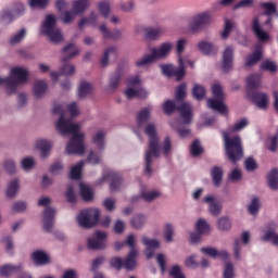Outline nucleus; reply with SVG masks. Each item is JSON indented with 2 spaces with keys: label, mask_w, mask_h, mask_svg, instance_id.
<instances>
[{
  "label": "nucleus",
  "mask_w": 278,
  "mask_h": 278,
  "mask_svg": "<svg viewBox=\"0 0 278 278\" xmlns=\"http://www.w3.org/2000/svg\"><path fill=\"white\" fill-rule=\"evenodd\" d=\"M197 49L202 55H216L218 53V46L206 40L198 42Z\"/></svg>",
  "instance_id": "obj_20"
},
{
  "label": "nucleus",
  "mask_w": 278,
  "mask_h": 278,
  "mask_svg": "<svg viewBox=\"0 0 278 278\" xmlns=\"http://www.w3.org/2000/svg\"><path fill=\"white\" fill-rule=\"evenodd\" d=\"M203 146H201V142L199 139L194 140L193 143L190 147V154L192 157H199V155H203Z\"/></svg>",
  "instance_id": "obj_54"
},
{
  "label": "nucleus",
  "mask_w": 278,
  "mask_h": 278,
  "mask_svg": "<svg viewBox=\"0 0 278 278\" xmlns=\"http://www.w3.org/2000/svg\"><path fill=\"white\" fill-rule=\"evenodd\" d=\"M102 206L106 212H114L116 210V199L106 198L102 202Z\"/></svg>",
  "instance_id": "obj_63"
},
{
  "label": "nucleus",
  "mask_w": 278,
  "mask_h": 278,
  "mask_svg": "<svg viewBox=\"0 0 278 278\" xmlns=\"http://www.w3.org/2000/svg\"><path fill=\"white\" fill-rule=\"evenodd\" d=\"M14 13L10 10H5L0 14V23H3V25H8L14 21Z\"/></svg>",
  "instance_id": "obj_62"
},
{
  "label": "nucleus",
  "mask_w": 278,
  "mask_h": 278,
  "mask_svg": "<svg viewBox=\"0 0 278 278\" xmlns=\"http://www.w3.org/2000/svg\"><path fill=\"white\" fill-rule=\"evenodd\" d=\"M42 214L43 230L47 233H51L53 231V225H55V208L47 206Z\"/></svg>",
  "instance_id": "obj_13"
},
{
  "label": "nucleus",
  "mask_w": 278,
  "mask_h": 278,
  "mask_svg": "<svg viewBox=\"0 0 278 278\" xmlns=\"http://www.w3.org/2000/svg\"><path fill=\"white\" fill-rule=\"evenodd\" d=\"M66 112H70L72 118L79 116L77 103L73 102L67 106L66 104H56L53 106L52 114L60 116L55 123V128L61 136L72 135L65 150L67 155H84V153H86V146H84L86 135L79 131V129H81L79 124H75L73 121L66 118Z\"/></svg>",
  "instance_id": "obj_1"
},
{
  "label": "nucleus",
  "mask_w": 278,
  "mask_h": 278,
  "mask_svg": "<svg viewBox=\"0 0 278 278\" xmlns=\"http://www.w3.org/2000/svg\"><path fill=\"white\" fill-rule=\"evenodd\" d=\"M176 110L179 112L180 118H182L185 125H190V123H192V105H190V103L182 102L179 105V102L177 101L167 100L163 104V111L168 116H170L173 112H176Z\"/></svg>",
  "instance_id": "obj_6"
},
{
  "label": "nucleus",
  "mask_w": 278,
  "mask_h": 278,
  "mask_svg": "<svg viewBox=\"0 0 278 278\" xmlns=\"http://www.w3.org/2000/svg\"><path fill=\"white\" fill-rule=\"evenodd\" d=\"M202 203H206L208 205V213L211 216H220V212H223V206L216 202V197L210 194L203 198Z\"/></svg>",
  "instance_id": "obj_17"
},
{
  "label": "nucleus",
  "mask_w": 278,
  "mask_h": 278,
  "mask_svg": "<svg viewBox=\"0 0 278 278\" xmlns=\"http://www.w3.org/2000/svg\"><path fill=\"white\" fill-rule=\"evenodd\" d=\"M49 90V83L45 79L36 80L33 85V94L35 99H42Z\"/></svg>",
  "instance_id": "obj_22"
},
{
  "label": "nucleus",
  "mask_w": 278,
  "mask_h": 278,
  "mask_svg": "<svg viewBox=\"0 0 278 278\" xmlns=\"http://www.w3.org/2000/svg\"><path fill=\"white\" fill-rule=\"evenodd\" d=\"M29 72L25 67H13L10 76H0V88H4L7 94H16L18 86H25L28 81Z\"/></svg>",
  "instance_id": "obj_3"
},
{
  "label": "nucleus",
  "mask_w": 278,
  "mask_h": 278,
  "mask_svg": "<svg viewBox=\"0 0 278 278\" xmlns=\"http://www.w3.org/2000/svg\"><path fill=\"white\" fill-rule=\"evenodd\" d=\"M151 121V110L143 109L137 115L138 127H144Z\"/></svg>",
  "instance_id": "obj_35"
},
{
  "label": "nucleus",
  "mask_w": 278,
  "mask_h": 278,
  "mask_svg": "<svg viewBox=\"0 0 278 278\" xmlns=\"http://www.w3.org/2000/svg\"><path fill=\"white\" fill-rule=\"evenodd\" d=\"M261 8H264L266 16H275L278 18L277 5L273 2H263Z\"/></svg>",
  "instance_id": "obj_53"
},
{
  "label": "nucleus",
  "mask_w": 278,
  "mask_h": 278,
  "mask_svg": "<svg viewBox=\"0 0 278 278\" xmlns=\"http://www.w3.org/2000/svg\"><path fill=\"white\" fill-rule=\"evenodd\" d=\"M124 94L129 100L136 99V97L138 99H147L149 92L144 88L127 87Z\"/></svg>",
  "instance_id": "obj_26"
},
{
  "label": "nucleus",
  "mask_w": 278,
  "mask_h": 278,
  "mask_svg": "<svg viewBox=\"0 0 278 278\" xmlns=\"http://www.w3.org/2000/svg\"><path fill=\"white\" fill-rule=\"evenodd\" d=\"M61 53V62H68V60L77 58V55L80 53V50L75 43H67L65 47H63Z\"/></svg>",
  "instance_id": "obj_19"
},
{
  "label": "nucleus",
  "mask_w": 278,
  "mask_h": 278,
  "mask_svg": "<svg viewBox=\"0 0 278 278\" xmlns=\"http://www.w3.org/2000/svg\"><path fill=\"white\" fill-rule=\"evenodd\" d=\"M147 225V216L137 214L130 219V226L132 229H142Z\"/></svg>",
  "instance_id": "obj_39"
},
{
  "label": "nucleus",
  "mask_w": 278,
  "mask_h": 278,
  "mask_svg": "<svg viewBox=\"0 0 278 278\" xmlns=\"http://www.w3.org/2000/svg\"><path fill=\"white\" fill-rule=\"evenodd\" d=\"M103 181L111 182V190H118V188H121V185L123 184V178H121V175L114 172H108L101 178V184H103Z\"/></svg>",
  "instance_id": "obj_23"
},
{
  "label": "nucleus",
  "mask_w": 278,
  "mask_h": 278,
  "mask_svg": "<svg viewBox=\"0 0 278 278\" xmlns=\"http://www.w3.org/2000/svg\"><path fill=\"white\" fill-rule=\"evenodd\" d=\"M164 36V28L162 27H148L144 28V38L146 40H157Z\"/></svg>",
  "instance_id": "obj_28"
},
{
  "label": "nucleus",
  "mask_w": 278,
  "mask_h": 278,
  "mask_svg": "<svg viewBox=\"0 0 278 278\" xmlns=\"http://www.w3.org/2000/svg\"><path fill=\"white\" fill-rule=\"evenodd\" d=\"M73 12L77 14H84L88 8H90V0H75L73 2Z\"/></svg>",
  "instance_id": "obj_31"
},
{
  "label": "nucleus",
  "mask_w": 278,
  "mask_h": 278,
  "mask_svg": "<svg viewBox=\"0 0 278 278\" xmlns=\"http://www.w3.org/2000/svg\"><path fill=\"white\" fill-rule=\"evenodd\" d=\"M211 176L213 179V186H215V188L220 187V184H223V167L214 166L211 169Z\"/></svg>",
  "instance_id": "obj_33"
},
{
  "label": "nucleus",
  "mask_w": 278,
  "mask_h": 278,
  "mask_svg": "<svg viewBox=\"0 0 278 278\" xmlns=\"http://www.w3.org/2000/svg\"><path fill=\"white\" fill-rule=\"evenodd\" d=\"M23 263L18 264H9V265H3L0 267V277H10V275H18V273H23Z\"/></svg>",
  "instance_id": "obj_25"
},
{
  "label": "nucleus",
  "mask_w": 278,
  "mask_h": 278,
  "mask_svg": "<svg viewBox=\"0 0 278 278\" xmlns=\"http://www.w3.org/2000/svg\"><path fill=\"white\" fill-rule=\"evenodd\" d=\"M224 147L226 151V157L233 164L240 162L244 156V150L242 149V139L240 136L229 137V134L223 132Z\"/></svg>",
  "instance_id": "obj_4"
},
{
  "label": "nucleus",
  "mask_w": 278,
  "mask_h": 278,
  "mask_svg": "<svg viewBox=\"0 0 278 278\" xmlns=\"http://www.w3.org/2000/svg\"><path fill=\"white\" fill-rule=\"evenodd\" d=\"M232 29L233 23L230 20H225L224 29L220 33L223 40H227V38H229V34H231Z\"/></svg>",
  "instance_id": "obj_61"
},
{
  "label": "nucleus",
  "mask_w": 278,
  "mask_h": 278,
  "mask_svg": "<svg viewBox=\"0 0 278 278\" xmlns=\"http://www.w3.org/2000/svg\"><path fill=\"white\" fill-rule=\"evenodd\" d=\"M21 188V181L18 178L12 179L7 188V197L8 199H14L18 194V190Z\"/></svg>",
  "instance_id": "obj_30"
},
{
  "label": "nucleus",
  "mask_w": 278,
  "mask_h": 278,
  "mask_svg": "<svg viewBox=\"0 0 278 278\" xmlns=\"http://www.w3.org/2000/svg\"><path fill=\"white\" fill-rule=\"evenodd\" d=\"M248 99H251V101H253V103H255V105L260 108V110H266V108H268V96L266 93L249 92Z\"/></svg>",
  "instance_id": "obj_21"
},
{
  "label": "nucleus",
  "mask_w": 278,
  "mask_h": 278,
  "mask_svg": "<svg viewBox=\"0 0 278 278\" xmlns=\"http://www.w3.org/2000/svg\"><path fill=\"white\" fill-rule=\"evenodd\" d=\"M34 147L37 151H40L41 160H47L51 155V150L53 149V143L46 139H38L35 141Z\"/></svg>",
  "instance_id": "obj_16"
},
{
  "label": "nucleus",
  "mask_w": 278,
  "mask_h": 278,
  "mask_svg": "<svg viewBox=\"0 0 278 278\" xmlns=\"http://www.w3.org/2000/svg\"><path fill=\"white\" fill-rule=\"evenodd\" d=\"M91 142L97 147L98 151H103L105 149V132L99 130L91 137Z\"/></svg>",
  "instance_id": "obj_29"
},
{
  "label": "nucleus",
  "mask_w": 278,
  "mask_h": 278,
  "mask_svg": "<svg viewBox=\"0 0 278 278\" xmlns=\"http://www.w3.org/2000/svg\"><path fill=\"white\" fill-rule=\"evenodd\" d=\"M98 10L104 18H108L110 16V12H112V9L110 8V2L108 1L99 2Z\"/></svg>",
  "instance_id": "obj_60"
},
{
  "label": "nucleus",
  "mask_w": 278,
  "mask_h": 278,
  "mask_svg": "<svg viewBox=\"0 0 278 278\" xmlns=\"http://www.w3.org/2000/svg\"><path fill=\"white\" fill-rule=\"evenodd\" d=\"M79 190L80 197L81 199H84V201H92V199H94V192L92 191V188H90V186L80 182Z\"/></svg>",
  "instance_id": "obj_38"
},
{
  "label": "nucleus",
  "mask_w": 278,
  "mask_h": 278,
  "mask_svg": "<svg viewBox=\"0 0 278 278\" xmlns=\"http://www.w3.org/2000/svg\"><path fill=\"white\" fill-rule=\"evenodd\" d=\"M236 53V48L233 46H226L222 53V71L224 73H229L233 68V55Z\"/></svg>",
  "instance_id": "obj_12"
},
{
  "label": "nucleus",
  "mask_w": 278,
  "mask_h": 278,
  "mask_svg": "<svg viewBox=\"0 0 278 278\" xmlns=\"http://www.w3.org/2000/svg\"><path fill=\"white\" fill-rule=\"evenodd\" d=\"M261 203L260 198L254 197L252 198L250 204L248 205V212L251 214V216H257L260 212Z\"/></svg>",
  "instance_id": "obj_44"
},
{
  "label": "nucleus",
  "mask_w": 278,
  "mask_h": 278,
  "mask_svg": "<svg viewBox=\"0 0 278 278\" xmlns=\"http://www.w3.org/2000/svg\"><path fill=\"white\" fill-rule=\"evenodd\" d=\"M188 94V85L186 83L180 84L175 91L176 101H184V98Z\"/></svg>",
  "instance_id": "obj_52"
},
{
  "label": "nucleus",
  "mask_w": 278,
  "mask_h": 278,
  "mask_svg": "<svg viewBox=\"0 0 278 278\" xmlns=\"http://www.w3.org/2000/svg\"><path fill=\"white\" fill-rule=\"evenodd\" d=\"M21 166L23 170H34V168H36V159L26 156L21 160Z\"/></svg>",
  "instance_id": "obj_50"
},
{
  "label": "nucleus",
  "mask_w": 278,
  "mask_h": 278,
  "mask_svg": "<svg viewBox=\"0 0 278 278\" xmlns=\"http://www.w3.org/2000/svg\"><path fill=\"white\" fill-rule=\"evenodd\" d=\"M192 97L197 101H201L205 97V87L195 84L192 88Z\"/></svg>",
  "instance_id": "obj_58"
},
{
  "label": "nucleus",
  "mask_w": 278,
  "mask_h": 278,
  "mask_svg": "<svg viewBox=\"0 0 278 278\" xmlns=\"http://www.w3.org/2000/svg\"><path fill=\"white\" fill-rule=\"evenodd\" d=\"M85 164V161H80L71 168L70 175L72 179H79V177H81V170H84Z\"/></svg>",
  "instance_id": "obj_51"
},
{
  "label": "nucleus",
  "mask_w": 278,
  "mask_h": 278,
  "mask_svg": "<svg viewBox=\"0 0 278 278\" xmlns=\"http://www.w3.org/2000/svg\"><path fill=\"white\" fill-rule=\"evenodd\" d=\"M153 62H157L155 56L152 54L146 55L141 59H139L136 62V66H138V68H144L146 66H149V64H153Z\"/></svg>",
  "instance_id": "obj_49"
},
{
  "label": "nucleus",
  "mask_w": 278,
  "mask_h": 278,
  "mask_svg": "<svg viewBox=\"0 0 278 278\" xmlns=\"http://www.w3.org/2000/svg\"><path fill=\"white\" fill-rule=\"evenodd\" d=\"M31 260L36 266H47V264H51V256L42 250L33 252Z\"/></svg>",
  "instance_id": "obj_24"
},
{
  "label": "nucleus",
  "mask_w": 278,
  "mask_h": 278,
  "mask_svg": "<svg viewBox=\"0 0 278 278\" xmlns=\"http://www.w3.org/2000/svg\"><path fill=\"white\" fill-rule=\"evenodd\" d=\"M213 99L207 100V106L211 110H215L219 114L227 113V106L225 105V93L223 92V86L220 84H215L212 86Z\"/></svg>",
  "instance_id": "obj_9"
},
{
  "label": "nucleus",
  "mask_w": 278,
  "mask_h": 278,
  "mask_svg": "<svg viewBox=\"0 0 278 278\" xmlns=\"http://www.w3.org/2000/svg\"><path fill=\"white\" fill-rule=\"evenodd\" d=\"M77 13L74 11H65L61 14V21L64 25H71L75 22Z\"/></svg>",
  "instance_id": "obj_57"
},
{
  "label": "nucleus",
  "mask_w": 278,
  "mask_h": 278,
  "mask_svg": "<svg viewBox=\"0 0 278 278\" xmlns=\"http://www.w3.org/2000/svg\"><path fill=\"white\" fill-rule=\"evenodd\" d=\"M136 257H138V250H130L124 262V267L127 270H134L136 268Z\"/></svg>",
  "instance_id": "obj_37"
},
{
  "label": "nucleus",
  "mask_w": 278,
  "mask_h": 278,
  "mask_svg": "<svg viewBox=\"0 0 278 278\" xmlns=\"http://www.w3.org/2000/svg\"><path fill=\"white\" fill-rule=\"evenodd\" d=\"M77 71V67L73 63H64L60 68V74L65 77H73Z\"/></svg>",
  "instance_id": "obj_43"
},
{
  "label": "nucleus",
  "mask_w": 278,
  "mask_h": 278,
  "mask_svg": "<svg viewBox=\"0 0 278 278\" xmlns=\"http://www.w3.org/2000/svg\"><path fill=\"white\" fill-rule=\"evenodd\" d=\"M223 278H236V268L233 263L226 261L224 264Z\"/></svg>",
  "instance_id": "obj_47"
},
{
  "label": "nucleus",
  "mask_w": 278,
  "mask_h": 278,
  "mask_svg": "<svg viewBox=\"0 0 278 278\" xmlns=\"http://www.w3.org/2000/svg\"><path fill=\"white\" fill-rule=\"evenodd\" d=\"M164 240L168 243L174 242L175 238V227L172 224H166L164 226Z\"/></svg>",
  "instance_id": "obj_46"
},
{
  "label": "nucleus",
  "mask_w": 278,
  "mask_h": 278,
  "mask_svg": "<svg viewBox=\"0 0 278 278\" xmlns=\"http://www.w3.org/2000/svg\"><path fill=\"white\" fill-rule=\"evenodd\" d=\"M140 197L142 200L146 201V203H153V201L162 197V192H160L159 190H143L140 192Z\"/></svg>",
  "instance_id": "obj_32"
},
{
  "label": "nucleus",
  "mask_w": 278,
  "mask_h": 278,
  "mask_svg": "<svg viewBox=\"0 0 278 278\" xmlns=\"http://www.w3.org/2000/svg\"><path fill=\"white\" fill-rule=\"evenodd\" d=\"M212 25V15L207 12L193 15L188 23L189 34H201Z\"/></svg>",
  "instance_id": "obj_7"
},
{
  "label": "nucleus",
  "mask_w": 278,
  "mask_h": 278,
  "mask_svg": "<svg viewBox=\"0 0 278 278\" xmlns=\"http://www.w3.org/2000/svg\"><path fill=\"white\" fill-rule=\"evenodd\" d=\"M178 67L174 66L172 72V77H176L177 81H181L186 77V65L184 64V59H178Z\"/></svg>",
  "instance_id": "obj_34"
},
{
  "label": "nucleus",
  "mask_w": 278,
  "mask_h": 278,
  "mask_svg": "<svg viewBox=\"0 0 278 278\" xmlns=\"http://www.w3.org/2000/svg\"><path fill=\"white\" fill-rule=\"evenodd\" d=\"M188 45V39L180 38L176 41V53L178 55V60H184V51H186V46Z\"/></svg>",
  "instance_id": "obj_55"
},
{
  "label": "nucleus",
  "mask_w": 278,
  "mask_h": 278,
  "mask_svg": "<svg viewBox=\"0 0 278 278\" xmlns=\"http://www.w3.org/2000/svg\"><path fill=\"white\" fill-rule=\"evenodd\" d=\"M170 51H173V42L165 41L161 43L157 48H153L151 50L152 55L154 56V60H166L168 55H170Z\"/></svg>",
  "instance_id": "obj_14"
},
{
  "label": "nucleus",
  "mask_w": 278,
  "mask_h": 278,
  "mask_svg": "<svg viewBox=\"0 0 278 278\" xmlns=\"http://www.w3.org/2000/svg\"><path fill=\"white\" fill-rule=\"evenodd\" d=\"M261 240L263 242H270L274 244V247H278V233L274 230H267Z\"/></svg>",
  "instance_id": "obj_48"
},
{
  "label": "nucleus",
  "mask_w": 278,
  "mask_h": 278,
  "mask_svg": "<svg viewBox=\"0 0 278 278\" xmlns=\"http://www.w3.org/2000/svg\"><path fill=\"white\" fill-rule=\"evenodd\" d=\"M195 229L201 236H207L212 230L210 224L205 219H198V222L195 223Z\"/></svg>",
  "instance_id": "obj_40"
},
{
  "label": "nucleus",
  "mask_w": 278,
  "mask_h": 278,
  "mask_svg": "<svg viewBox=\"0 0 278 278\" xmlns=\"http://www.w3.org/2000/svg\"><path fill=\"white\" fill-rule=\"evenodd\" d=\"M40 33L47 36L53 45H60V42L64 41V35H62V30L58 28V17L54 15H46Z\"/></svg>",
  "instance_id": "obj_5"
},
{
  "label": "nucleus",
  "mask_w": 278,
  "mask_h": 278,
  "mask_svg": "<svg viewBox=\"0 0 278 278\" xmlns=\"http://www.w3.org/2000/svg\"><path fill=\"white\" fill-rule=\"evenodd\" d=\"M118 53V50L116 47L112 46L104 50L103 55L100 60V66L101 68H106V66H110V56L116 58Z\"/></svg>",
  "instance_id": "obj_27"
},
{
  "label": "nucleus",
  "mask_w": 278,
  "mask_h": 278,
  "mask_svg": "<svg viewBox=\"0 0 278 278\" xmlns=\"http://www.w3.org/2000/svg\"><path fill=\"white\" fill-rule=\"evenodd\" d=\"M262 60V51L256 50L253 54L249 55L245 61V66H253Z\"/></svg>",
  "instance_id": "obj_59"
},
{
  "label": "nucleus",
  "mask_w": 278,
  "mask_h": 278,
  "mask_svg": "<svg viewBox=\"0 0 278 278\" xmlns=\"http://www.w3.org/2000/svg\"><path fill=\"white\" fill-rule=\"evenodd\" d=\"M217 229L219 231H229L231 229V219L229 217H219L217 219Z\"/></svg>",
  "instance_id": "obj_56"
},
{
  "label": "nucleus",
  "mask_w": 278,
  "mask_h": 278,
  "mask_svg": "<svg viewBox=\"0 0 278 278\" xmlns=\"http://www.w3.org/2000/svg\"><path fill=\"white\" fill-rule=\"evenodd\" d=\"M144 134L148 136V147L144 151V173L151 175L153 160L162 157V144L160 143V136H157V125L155 123L146 124Z\"/></svg>",
  "instance_id": "obj_2"
},
{
  "label": "nucleus",
  "mask_w": 278,
  "mask_h": 278,
  "mask_svg": "<svg viewBox=\"0 0 278 278\" xmlns=\"http://www.w3.org/2000/svg\"><path fill=\"white\" fill-rule=\"evenodd\" d=\"M25 36H27V29L22 28L17 30L11 38H10V45L12 47H15V45H21L23 40H25Z\"/></svg>",
  "instance_id": "obj_41"
},
{
  "label": "nucleus",
  "mask_w": 278,
  "mask_h": 278,
  "mask_svg": "<svg viewBox=\"0 0 278 278\" xmlns=\"http://www.w3.org/2000/svg\"><path fill=\"white\" fill-rule=\"evenodd\" d=\"M185 266H187V268H191L192 270L199 268L200 263L197 262L195 254L190 255L185 260Z\"/></svg>",
  "instance_id": "obj_64"
},
{
  "label": "nucleus",
  "mask_w": 278,
  "mask_h": 278,
  "mask_svg": "<svg viewBox=\"0 0 278 278\" xmlns=\"http://www.w3.org/2000/svg\"><path fill=\"white\" fill-rule=\"evenodd\" d=\"M252 31L254 36L260 40V42H266L270 35L262 29V25L260 24V16H254L252 18Z\"/></svg>",
  "instance_id": "obj_18"
},
{
  "label": "nucleus",
  "mask_w": 278,
  "mask_h": 278,
  "mask_svg": "<svg viewBox=\"0 0 278 278\" xmlns=\"http://www.w3.org/2000/svg\"><path fill=\"white\" fill-rule=\"evenodd\" d=\"M262 84V76L260 75H251L247 79V86L249 90H255V88H260Z\"/></svg>",
  "instance_id": "obj_45"
},
{
  "label": "nucleus",
  "mask_w": 278,
  "mask_h": 278,
  "mask_svg": "<svg viewBox=\"0 0 278 278\" xmlns=\"http://www.w3.org/2000/svg\"><path fill=\"white\" fill-rule=\"evenodd\" d=\"M101 211L99 208H85L78 213L76 220L79 227L91 229V227H94L99 223Z\"/></svg>",
  "instance_id": "obj_8"
},
{
  "label": "nucleus",
  "mask_w": 278,
  "mask_h": 278,
  "mask_svg": "<svg viewBox=\"0 0 278 278\" xmlns=\"http://www.w3.org/2000/svg\"><path fill=\"white\" fill-rule=\"evenodd\" d=\"M141 242L146 245L144 255L147 260H151L155 255V251L161 247L160 240L151 239L147 236L141 237Z\"/></svg>",
  "instance_id": "obj_15"
},
{
  "label": "nucleus",
  "mask_w": 278,
  "mask_h": 278,
  "mask_svg": "<svg viewBox=\"0 0 278 278\" xmlns=\"http://www.w3.org/2000/svg\"><path fill=\"white\" fill-rule=\"evenodd\" d=\"M92 90V85L86 80H83L78 87V99H86L88 94H91Z\"/></svg>",
  "instance_id": "obj_36"
},
{
  "label": "nucleus",
  "mask_w": 278,
  "mask_h": 278,
  "mask_svg": "<svg viewBox=\"0 0 278 278\" xmlns=\"http://www.w3.org/2000/svg\"><path fill=\"white\" fill-rule=\"evenodd\" d=\"M125 75V65H118L113 74H111L109 78V83L106 85V92L109 94H112L118 90L121 87V80L123 79V76Z\"/></svg>",
  "instance_id": "obj_10"
},
{
  "label": "nucleus",
  "mask_w": 278,
  "mask_h": 278,
  "mask_svg": "<svg viewBox=\"0 0 278 278\" xmlns=\"http://www.w3.org/2000/svg\"><path fill=\"white\" fill-rule=\"evenodd\" d=\"M108 240V232L105 231H96L87 240V245L91 251H103L105 249V241Z\"/></svg>",
  "instance_id": "obj_11"
},
{
  "label": "nucleus",
  "mask_w": 278,
  "mask_h": 278,
  "mask_svg": "<svg viewBox=\"0 0 278 278\" xmlns=\"http://www.w3.org/2000/svg\"><path fill=\"white\" fill-rule=\"evenodd\" d=\"M267 181L270 190H278V169L274 168L267 176Z\"/></svg>",
  "instance_id": "obj_42"
}]
</instances>
